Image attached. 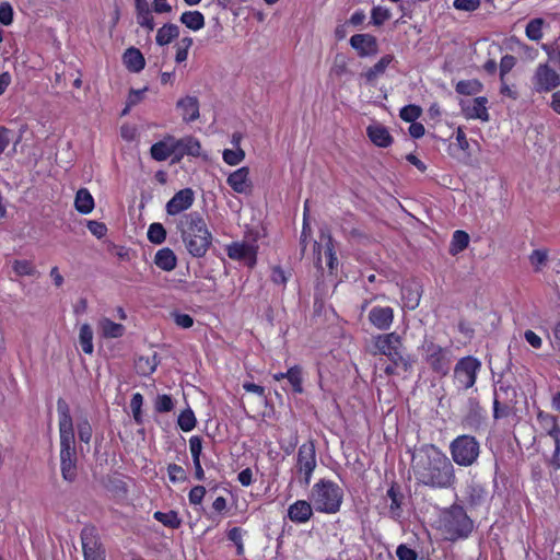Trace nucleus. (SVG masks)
<instances>
[{"label": "nucleus", "mask_w": 560, "mask_h": 560, "mask_svg": "<svg viewBox=\"0 0 560 560\" xmlns=\"http://www.w3.org/2000/svg\"><path fill=\"white\" fill-rule=\"evenodd\" d=\"M412 469L419 483L431 488H450L455 483V471L451 459L436 446H422L412 456Z\"/></svg>", "instance_id": "f257e3e1"}, {"label": "nucleus", "mask_w": 560, "mask_h": 560, "mask_svg": "<svg viewBox=\"0 0 560 560\" xmlns=\"http://www.w3.org/2000/svg\"><path fill=\"white\" fill-rule=\"evenodd\" d=\"M57 409L59 413L61 475L66 481L73 482L78 472L72 417L65 399H58Z\"/></svg>", "instance_id": "f03ea898"}, {"label": "nucleus", "mask_w": 560, "mask_h": 560, "mask_svg": "<svg viewBox=\"0 0 560 560\" xmlns=\"http://www.w3.org/2000/svg\"><path fill=\"white\" fill-rule=\"evenodd\" d=\"M177 230L192 257L201 258L207 254L212 244V234L201 213L192 211L183 215L177 223Z\"/></svg>", "instance_id": "7ed1b4c3"}, {"label": "nucleus", "mask_w": 560, "mask_h": 560, "mask_svg": "<svg viewBox=\"0 0 560 560\" xmlns=\"http://www.w3.org/2000/svg\"><path fill=\"white\" fill-rule=\"evenodd\" d=\"M310 500L317 512L335 514L340 510L343 491L334 481L320 479L313 486Z\"/></svg>", "instance_id": "20e7f679"}, {"label": "nucleus", "mask_w": 560, "mask_h": 560, "mask_svg": "<svg viewBox=\"0 0 560 560\" xmlns=\"http://www.w3.org/2000/svg\"><path fill=\"white\" fill-rule=\"evenodd\" d=\"M474 529V522L459 504H453L445 511L443 532L450 541L467 538Z\"/></svg>", "instance_id": "39448f33"}, {"label": "nucleus", "mask_w": 560, "mask_h": 560, "mask_svg": "<svg viewBox=\"0 0 560 560\" xmlns=\"http://www.w3.org/2000/svg\"><path fill=\"white\" fill-rule=\"evenodd\" d=\"M374 346L381 354L386 355L395 365H401L404 372L411 370L412 360L409 355H404L402 340L398 334L380 335L375 338Z\"/></svg>", "instance_id": "423d86ee"}, {"label": "nucleus", "mask_w": 560, "mask_h": 560, "mask_svg": "<svg viewBox=\"0 0 560 560\" xmlns=\"http://www.w3.org/2000/svg\"><path fill=\"white\" fill-rule=\"evenodd\" d=\"M453 460L464 467L475 464L480 454V444L472 435H459L450 444Z\"/></svg>", "instance_id": "0eeeda50"}, {"label": "nucleus", "mask_w": 560, "mask_h": 560, "mask_svg": "<svg viewBox=\"0 0 560 560\" xmlns=\"http://www.w3.org/2000/svg\"><path fill=\"white\" fill-rule=\"evenodd\" d=\"M423 359L433 373L440 377L448 374L452 365L451 350L425 339L421 346Z\"/></svg>", "instance_id": "6e6552de"}, {"label": "nucleus", "mask_w": 560, "mask_h": 560, "mask_svg": "<svg viewBox=\"0 0 560 560\" xmlns=\"http://www.w3.org/2000/svg\"><path fill=\"white\" fill-rule=\"evenodd\" d=\"M295 467L299 475L302 476L300 482L308 486L316 468V448L313 440L307 441L299 447Z\"/></svg>", "instance_id": "1a4fd4ad"}, {"label": "nucleus", "mask_w": 560, "mask_h": 560, "mask_svg": "<svg viewBox=\"0 0 560 560\" xmlns=\"http://www.w3.org/2000/svg\"><path fill=\"white\" fill-rule=\"evenodd\" d=\"M481 368V362L471 355L458 360L454 368L455 378L463 385L464 389L471 388L477 380V373Z\"/></svg>", "instance_id": "9d476101"}, {"label": "nucleus", "mask_w": 560, "mask_h": 560, "mask_svg": "<svg viewBox=\"0 0 560 560\" xmlns=\"http://www.w3.org/2000/svg\"><path fill=\"white\" fill-rule=\"evenodd\" d=\"M511 361H509L505 370L499 374V378L494 383V398L504 401L517 402V392L514 386L515 378L511 373Z\"/></svg>", "instance_id": "9b49d317"}, {"label": "nucleus", "mask_w": 560, "mask_h": 560, "mask_svg": "<svg viewBox=\"0 0 560 560\" xmlns=\"http://www.w3.org/2000/svg\"><path fill=\"white\" fill-rule=\"evenodd\" d=\"M226 254L233 260L243 261L250 269L257 264V246L245 242H233L226 246Z\"/></svg>", "instance_id": "f8f14e48"}, {"label": "nucleus", "mask_w": 560, "mask_h": 560, "mask_svg": "<svg viewBox=\"0 0 560 560\" xmlns=\"http://www.w3.org/2000/svg\"><path fill=\"white\" fill-rule=\"evenodd\" d=\"M535 90L548 92L560 85V75L548 65H539L534 75Z\"/></svg>", "instance_id": "ddd939ff"}, {"label": "nucleus", "mask_w": 560, "mask_h": 560, "mask_svg": "<svg viewBox=\"0 0 560 560\" xmlns=\"http://www.w3.org/2000/svg\"><path fill=\"white\" fill-rule=\"evenodd\" d=\"M350 45L361 58L378 54L377 38L371 34H355L351 36Z\"/></svg>", "instance_id": "4468645a"}, {"label": "nucleus", "mask_w": 560, "mask_h": 560, "mask_svg": "<svg viewBox=\"0 0 560 560\" xmlns=\"http://www.w3.org/2000/svg\"><path fill=\"white\" fill-rule=\"evenodd\" d=\"M488 98L485 96L475 97L472 101L462 100L459 105L462 112L467 118L480 119L482 121L489 120V113L487 109Z\"/></svg>", "instance_id": "2eb2a0df"}, {"label": "nucleus", "mask_w": 560, "mask_h": 560, "mask_svg": "<svg viewBox=\"0 0 560 560\" xmlns=\"http://www.w3.org/2000/svg\"><path fill=\"white\" fill-rule=\"evenodd\" d=\"M194 191L191 188H184L177 191L166 203L168 215H176L191 207L194 202Z\"/></svg>", "instance_id": "dca6fc26"}, {"label": "nucleus", "mask_w": 560, "mask_h": 560, "mask_svg": "<svg viewBox=\"0 0 560 560\" xmlns=\"http://www.w3.org/2000/svg\"><path fill=\"white\" fill-rule=\"evenodd\" d=\"M176 151L173 153L172 163H179L185 154L191 156H199L201 151L200 142L189 136L183 139H175Z\"/></svg>", "instance_id": "f3484780"}, {"label": "nucleus", "mask_w": 560, "mask_h": 560, "mask_svg": "<svg viewBox=\"0 0 560 560\" xmlns=\"http://www.w3.org/2000/svg\"><path fill=\"white\" fill-rule=\"evenodd\" d=\"M312 502L305 500H298L288 509V517L291 522L301 524L308 522L313 516Z\"/></svg>", "instance_id": "a211bd4d"}, {"label": "nucleus", "mask_w": 560, "mask_h": 560, "mask_svg": "<svg viewBox=\"0 0 560 560\" xmlns=\"http://www.w3.org/2000/svg\"><path fill=\"white\" fill-rule=\"evenodd\" d=\"M249 168L243 166L235 172L231 173L226 179L229 186L238 194H246L250 191L252 183L249 180Z\"/></svg>", "instance_id": "6ab92c4d"}, {"label": "nucleus", "mask_w": 560, "mask_h": 560, "mask_svg": "<svg viewBox=\"0 0 560 560\" xmlns=\"http://www.w3.org/2000/svg\"><path fill=\"white\" fill-rule=\"evenodd\" d=\"M175 151V138L173 136H167L151 147L150 154L153 160L161 162L167 160L170 156H173Z\"/></svg>", "instance_id": "aec40b11"}, {"label": "nucleus", "mask_w": 560, "mask_h": 560, "mask_svg": "<svg viewBox=\"0 0 560 560\" xmlns=\"http://www.w3.org/2000/svg\"><path fill=\"white\" fill-rule=\"evenodd\" d=\"M482 408L477 398L468 399V410L463 418V425L468 429L478 430L482 423Z\"/></svg>", "instance_id": "412c9836"}, {"label": "nucleus", "mask_w": 560, "mask_h": 560, "mask_svg": "<svg viewBox=\"0 0 560 560\" xmlns=\"http://www.w3.org/2000/svg\"><path fill=\"white\" fill-rule=\"evenodd\" d=\"M369 139L380 148H388L393 143V137L382 124H373L366 128Z\"/></svg>", "instance_id": "4be33fe9"}, {"label": "nucleus", "mask_w": 560, "mask_h": 560, "mask_svg": "<svg viewBox=\"0 0 560 560\" xmlns=\"http://www.w3.org/2000/svg\"><path fill=\"white\" fill-rule=\"evenodd\" d=\"M370 322L378 329H388L394 319V311L392 307H373L369 313Z\"/></svg>", "instance_id": "5701e85b"}, {"label": "nucleus", "mask_w": 560, "mask_h": 560, "mask_svg": "<svg viewBox=\"0 0 560 560\" xmlns=\"http://www.w3.org/2000/svg\"><path fill=\"white\" fill-rule=\"evenodd\" d=\"M122 62L126 68L133 73L140 72L145 66V59L142 52L136 47L126 49L122 55Z\"/></svg>", "instance_id": "b1692460"}, {"label": "nucleus", "mask_w": 560, "mask_h": 560, "mask_svg": "<svg viewBox=\"0 0 560 560\" xmlns=\"http://www.w3.org/2000/svg\"><path fill=\"white\" fill-rule=\"evenodd\" d=\"M177 107L183 112L184 121L191 122L199 118V101L196 96L178 100Z\"/></svg>", "instance_id": "393cba45"}, {"label": "nucleus", "mask_w": 560, "mask_h": 560, "mask_svg": "<svg viewBox=\"0 0 560 560\" xmlns=\"http://www.w3.org/2000/svg\"><path fill=\"white\" fill-rule=\"evenodd\" d=\"M81 541L83 552L104 549L100 540L97 529L93 525H85L81 530Z\"/></svg>", "instance_id": "a878e982"}, {"label": "nucleus", "mask_w": 560, "mask_h": 560, "mask_svg": "<svg viewBox=\"0 0 560 560\" xmlns=\"http://www.w3.org/2000/svg\"><path fill=\"white\" fill-rule=\"evenodd\" d=\"M154 264L163 271H172L177 266V257L171 248L164 247L156 252Z\"/></svg>", "instance_id": "bb28decb"}, {"label": "nucleus", "mask_w": 560, "mask_h": 560, "mask_svg": "<svg viewBox=\"0 0 560 560\" xmlns=\"http://www.w3.org/2000/svg\"><path fill=\"white\" fill-rule=\"evenodd\" d=\"M387 497L390 499L389 511L393 517L398 518L401 516V505L404 502V493L397 482H393L387 490Z\"/></svg>", "instance_id": "cd10ccee"}, {"label": "nucleus", "mask_w": 560, "mask_h": 560, "mask_svg": "<svg viewBox=\"0 0 560 560\" xmlns=\"http://www.w3.org/2000/svg\"><path fill=\"white\" fill-rule=\"evenodd\" d=\"M136 1V11H137V21L140 26L148 28L149 31L154 30V20L151 14L149 3L147 0H135Z\"/></svg>", "instance_id": "c85d7f7f"}, {"label": "nucleus", "mask_w": 560, "mask_h": 560, "mask_svg": "<svg viewBox=\"0 0 560 560\" xmlns=\"http://www.w3.org/2000/svg\"><path fill=\"white\" fill-rule=\"evenodd\" d=\"M517 402L493 399V419L500 420L517 415Z\"/></svg>", "instance_id": "c756f323"}, {"label": "nucleus", "mask_w": 560, "mask_h": 560, "mask_svg": "<svg viewBox=\"0 0 560 560\" xmlns=\"http://www.w3.org/2000/svg\"><path fill=\"white\" fill-rule=\"evenodd\" d=\"M320 238H322V241H325L324 256L326 259V265L328 267V270L330 273H332L338 266V259L336 257L334 240L329 233L328 234L322 233Z\"/></svg>", "instance_id": "7c9ffc66"}, {"label": "nucleus", "mask_w": 560, "mask_h": 560, "mask_svg": "<svg viewBox=\"0 0 560 560\" xmlns=\"http://www.w3.org/2000/svg\"><path fill=\"white\" fill-rule=\"evenodd\" d=\"M537 420L540 427L547 432L551 438L560 436V428L558 425V419L556 416L550 413H546L544 411H539L537 413Z\"/></svg>", "instance_id": "2f4dec72"}, {"label": "nucleus", "mask_w": 560, "mask_h": 560, "mask_svg": "<svg viewBox=\"0 0 560 560\" xmlns=\"http://www.w3.org/2000/svg\"><path fill=\"white\" fill-rule=\"evenodd\" d=\"M74 206L77 211L82 214H88L93 210L94 199L86 188H81L77 191Z\"/></svg>", "instance_id": "473e14b6"}, {"label": "nucleus", "mask_w": 560, "mask_h": 560, "mask_svg": "<svg viewBox=\"0 0 560 560\" xmlns=\"http://www.w3.org/2000/svg\"><path fill=\"white\" fill-rule=\"evenodd\" d=\"M179 36V27L173 23H166L156 33V43L160 46L170 44L173 39Z\"/></svg>", "instance_id": "72a5a7b5"}, {"label": "nucleus", "mask_w": 560, "mask_h": 560, "mask_svg": "<svg viewBox=\"0 0 560 560\" xmlns=\"http://www.w3.org/2000/svg\"><path fill=\"white\" fill-rule=\"evenodd\" d=\"M179 21L191 31H199L205 26V16L199 11H186L180 15Z\"/></svg>", "instance_id": "f704fd0d"}, {"label": "nucleus", "mask_w": 560, "mask_h": 560, "mask_svg": "<svg viewBox=\"0 0 560 560\" xmlns=\"http://www.w3.org/2000/svg\"><path fill=\"white\" fill-rule=\"evenodd\" d=\"M482 89V83L477 79L462 80L455 86V91L460 95H475L480 93Z\"/></svg>", "instance_id": "c9c22d12"}, {"label": "nucleus", "mask_w": 560, "mask_h": 560, "mask_svg": "<svg viewBox=\"0 0 560 560\" xmlns=\"http://www.w3.org/2000/svg\"><path fill=\"white\" fill-rule=\"evenodd\" d=\"M79 342L84 353L92 354L93 347V330L89 324H83L80 327Z\"/></svg>", "instance_id": "e433bc0d"}, {"label": "nucleus", "mask_w": 560, "mask_h": 560, "mask_svg": "<svg viewBox=\"0 0 560 560\" xmlns=\"http://www.w3.org/2000/svg\"><path fill=\"white\" fill-rule=\"evenodd\" d=\"M103 336L105 338H119L125 334V327L108 318H104L100 323Z\"/></svg>", "instance_id": "4c0bfd02"}, {"label": "nucleus", "mask_w": 560, "mask_h": 560, "mask_svg": "<svg viewBox=\"0 0 560 560\" xmlns=\"http://www.w3.org/2000/svg\"><path fill=\"white\" fill-rule=\"evenodd\" d=\"M153 516L158 522L172 529H177L182 525V520L175 511H168L166 513L158 511Z\"/></svg>", "instance_id": "58836bf2"}, {"label": "nucleus", "mask_w": 560, "mask_h": 560, "mask_svg": "<svg viewBox=\"0 0 560 560\" xmlns=\"http://www.w3.org/2000/svg\"><path fill=\"white\" fill-rule=\"evenodd\" d=\"M469 244V235L462 230H457L453 234V238L450 246V254L457 255L468 247Z\"/></svg>", "instance_id": "ea45409f"}, {"label": "nucleus", "mask_w": 560, "mask_h": 560, "mask_svg": "<svg viewBox=\"0 0 560 560\" xmlns=\"http://www.w3.org/2000/svg\"><path fill=\"white\" fill-rule=\"evenodd\" d=\"M285 378L292 386L294 393L301 394L303 393V378H302V369L299 365H294L290 368L285 372Z\"/></svg>", "instance_id": "a19ab883"}, {"label": "nucleus", "mask_w": 560, "mask_h": 560, "mask_svg": "<svg viewBox=\"0 0 560 560\" xmlns=\"http://www.w3.org/2000/svg\"><path fill=\"white\" fill-rule=\"evenodd\" d=\"M487 491L481 485H472L468 488L467 502L470 506H478L486 500Z\"/></svg>", "instance_id": "79ce46f5"}, {"label": "nucleus", "mask_w": 560, "mask_h": 560, "mask_svg": "<svg viewBox=\"0 0 560 560\" xmlns=\"http://www.w3.org/2000/svg\"><path fill=\"white\" fill-rule=\"evenodd\" d=\"M148 240L156 245H160L166 240V230L161 223H152L148 230Z\"/></svg>", "instance_id": "37998d69"}, {"label": "nucleus", "mask_w": 560, "mask_h": 560, "mask_svg": "<svg viewBox=\"0 0 560 560\" xmlns=\"http://www.w3.org/2000/svg\"><path fill=\"white\" fill-rule=\"evenodd\" d=\"M545 21L541 18L533 19L526 25V36L532 40H540L542 37V25Z\"/></svg>", "instance_id": "c03bdc74"}, {"label": "nucleus", "mask_w": 560, "mask_h": 560, "mask_svg": "<svg viewBox=\"0 0 560 560\" xmlns=\"http://www.w3.org/2000/svg\"><path fill=\"white\" fill-rule=\"evenodd\" d=\"M177 423L179 428L185 431H191L196 425V417L190 408H187L178 416Z\"/></svg>", "instance_id": "a18cd8bd"}, {"label": "nucleus", "mask_w": 560, "mask_h": 560, "mask_svg": "<svg viewBox=\"0 0 560 560\" xmlns=\"http://www.w3.org/2000/svg\"><path fill=\"white\" fill-rule=\"evenodd\" d=\"M12 268L18 276H34L36 273V267L34 264L26 259L14 260Z\"/></svg>", "instance_id": "49530a36"}, {"label": "nucleus", "mask_w": 560, "mask_h": 560, "mask_svg": "<svg viewBox=\"0 0 560 560\" xmlns=\"http://www.w3.org/2000/svg\"><path fill=\"white\" fill-rule=\"evenodd\" d=\"M160 363L158 353H154L152 358H143L140 357L137 363L138 369L142 374H151L155 371L158 364Z\"/></svg>", "instance_id": "de8ad7c7"}, {"label": "nucleus", "mask_w": 560, "mask_h": 560, "mask_svg": "<svg viewBox=\"0 0 560 560\" xmlns=\"http://www.w3.org/2000/svg\"><path fill=\"white\" fill-rule=\"evenodd\" d=\"M529 261L536 272L540 271L548 261V253L546 249H535L529 255Z\"/></svg>", "instance_id": "09e8293b"}, {"label": "nucleus", "mask_w": 560, "mask_h": 560, "mask_svg": "<svg viewBox=\"0 0 560 560\" xmlns=\"http://www.w3.org/2000/svg\"><path fill=\"white\" fill-rule=\"evenodd\" d=\"M421 114L422 108L415 104L406 105L399 112L400 118L407 122L416 121L421 116Z\"/></svg>", "instance_id": "8fccbe9b"}, {"label": "nucleus", "mask_w": 560, "mask_h": 560, "mask_svg": "<svg viewBox=\"0 0 560 560\" xmlns=\"http://www.w3.org/2000/svg\"><path fill=\"white\" fill-rule=\"evenodd\" d=\"M245 159V152L242 148L235 150L225 149L223 151V160L229 165H237Z\"/></svg>", "instance_id": "3c124183"}, {"label": "nucleus", "mask_w": 560, "mask_h": 560, "mask_svg": "<svg viewBox=\"0 0 560 560\" xmlns=\"http://www.w3.org/2000/svg\"><path fill=\"white\" fill-rule=\"evenodd\" d=\"M154 408L158 412H170L174 408L173 399L170 395H158L154 402Z\"/></svg>", "instance_id": "603ef678"}, {"label": "nucleus", "mask_w": 560, "mask_h": 560, "mask_svg": "<svg viewBox=\"0 0 560 560\" xmlns=\"http://www.w3.org/2000/svg\"><path fill=\"white\" fill-rule=\"evenodd\" d=\"M372 23L381 26L390 18L388 9L382 7H374L371 12Z\"/></svg>", "instance_id": "864d4df0"}, {"label": "nucleus", "mask_w": 560, "mask_h": 560, "mask_svg": "<svg viewBox=\"0 0 560 560\" xmlns=\"http://www.w3.org/2000/svg\"><path fill=\"white\" fill-rule=\"evenodd\" d=\"M143 402V397L140 393H136L130 401V407L132 410L133 419L137 423L142 422V416H141V407Z\"/></svg>", "instance_id": "5fc2aeb1"}, {"label": "nucleus", "mask_w": 560, "mask_h": 560, "mask_svg": "<svg viewBox=\"0 0 560 560\" xmlns=\"http://www.w3.org/2000/svg\"><path fill=\"white\" fill-rule=\"evenodd\" d=\"M168 478L172 482L184 481L187 479L186 471L177 464H168L167 466Z\"/></svg>", "instance_id": "6e6d98bb"}, {"label": "nucleus", "mask_w": 560, "mask_h": 560, "mask_svg": "<svg viewBox=\"0 0 560 560\" xmlns=\"http://www.w3.org/2000/svg\"><path fill=\"white\" fill-rule=\"evenodd\" d=\"M516 63V58L512 55H505L502 57L500 62V81H503V78L508 72H510Z\"/></svg>", "instance_id": "4d7b16f0"}, {"label": "nucleus", "mask_w": 560, "mask_h": 560, "mask_svg": "<svg viewBox=\"0 0 560 560\" xmlns=\"http://www.w3.org/2000/svg\"><path fill=\"white\" fill-rule=\"evenodd\" d=\"M398 560H417L418 555L416 550L409 548L407 545L401 544L396 549Z\"/></svg>", "instance_id": "13d9d810"}, {"label": "nucleus", "mask_w": 560, "mask_h": 560, "mask_svg": "<svg viewBox=\"0 0 560 560\" xmlns=\"http://www.w3.org/2000/svg\"><path fill=\"white\" fill-rule=\"evenodd\" d=\"M13 22V9L10 3L2 2L0 4V23L10 25Z\"/></svg>", "instance_id": "bf43d9fd"}, {"label": "nucleus", "mask_w": 560, "mask_h": 560, "mask_svg": "<svg viewBox=\"0 0 560 560\" xmlns=\"http://www.w3.org/2000/svg\"><path fill=\"white\" fill-rule=\"evenodd\" d=\"M86 226L89 231L97 238H102L107 233V226L103 222L90 220L88 221Z\"/></svg>", "instance_id": "052dcab7"}, {"label": "nucleus", "mask_w": 560, "mask_h": 560, "mask_svg": "<svg viewBox=\"0 0 560 560\" xmlns=\"http://www.w3.org/2000/svg\"><path fill=\"white\" fill-rule=\"evenodd\" d=\"M78 435L80 441L89 443L92 438V428L88 420L78 423Z\"/></svg>", "instance_id": "680f3d73"}, {"label": "nucleus", "mask_w": 560, "mask_h": 560, "mask_svg": "<svg viewBox=\"0 0 560 560\" xmlns=\"http://www.w3.org/2000/svg\"><path fill=\"white\" fill-rule=\"evenodd\" d=\"M189 447L194 460H200V455L202 451V439L198 435H194L189 440Z\"/></svg>", "instance_id": "e2e57ef3"}, {"label": "nucleus", "mask_w": 560, "mask_h": 560, "mask_svg": "<svg viewBox=\"0 0 560 560\" xmlns=\"http://www.w3.org/2000/svg\"><path fill=\"white\" fill-rule=\"evenodd\" d=\"M453 5L457 10L471 12L479 8L480 0H454Z\"/></svg>", "instance_id": "0e129e2a"}, {"label": "nucleus", "mask_w": 560, "mask_h": 560, "mask_svg": "<svg viewBox=\"0 0 560 560\" xmlns=\"http://www.w3.org/2000/svg\"><path fill=\"white\" fill-rule=\"evenodd\" d=\"M385 72V69H383L382 65L377 61L373 67L368 69L364 73L361 75L365 78L368 83H373L375 79L380 75H382Z\"/></svg>", "instance_id": "69168bd1"}, {"label": "nucleus", "mask_w": 560, "mask_h": 560, "mask_svg": "<svg viewBox=\"0 0 560 560\" xmlns=\"http://www.w3.org/2000/svg\"><path fill=\"white\" fill-rule=\"evenodd\" d=\"M544 48L546 49L549 59L553 61L560 70V37L553 43L552 46H544Z\"/></svg>", "instance_id": "338daca9"}, {"label": "nucleus", "mask_w": 560, "mask_h": 560, "mask_svg": "<svg viewBox=\"0 0 560 560\" xmlns=\"http://www.w3.org/2000/svg\"><path fill=\"white\" fill-rule=\"evenodd\" d=\"M206 494V489L203 486H195L189 491V502L194 505L200 504Z\"/></svg>", "instance_id": "774afa93"}]
</instances>
